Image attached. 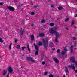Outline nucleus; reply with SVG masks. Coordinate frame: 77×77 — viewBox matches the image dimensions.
<instances>
[{
    "label": "nucleus",
    "mask_w": 77,
    "mask_h": 77,
    "mask_svg": "<svg viewBox=\"0 0 77 77\" xmlns=\"http://www.w3.org/2000/svg\"><path fill=\"white\" fill-rule=\"evenodd\" d=\"M77 44V43H75V46H76V45Z\"/></svg>",
    "instance_id": "37998d69"
},
{
    "label": "nucleus",
    "mask_w": 77,
    "mask_h": 77,
    "mask_svg": "<svg viewBox=\"0 0 77 77\" xmlns=\"http://www.w3.org/2000/svg\"><path fill=\"white\" fill-rule=\"evenodd\" d=\"M35 56H36L37 55H38V51H37L35 52Z\"/></svg>",
    "instance_id": "6ab92c4d"
},
{
    "label": "nucleus",
    "mask_w": 77,
    "mask_h": 77,
    "mask_svg": "<svg viewBox=\"0 0 77 77\" xmlns=\"http://www.w3.org/2000/svg\"><path fill=\"white\" fill-rule=\"evenodd\" d=\"M76 39L77 38H76V37H74L73 38V40H76Z\"/></svg>",
    "instance_id": "2f4dec72"
},
{
    "label": "nucleus",
    "mask_w": 77,
    "mask_h": 77,
    "mask_svg": "<svg viewBox=\"0 0 77 77\" xmlns=\"http://www.w3.org/2000/svg\"><path fill=\"white\" fill-rule=\"evenodd\" d=\"M8 8L10 11H15V8L9 6L8 7Z\"/></svg>",
    "instance_id": "0eeeda50"
},
{
    "label": "nucleus",
    "mask_w": 77,
    "mask_h": 77,
    "mask_svg": "<svg viewBox=\"0 0 77 77\" xmlns=\"http://www.w3.org/2000/svg\"><path fill=\"white\" fill-rule=\"evenodd\" d=\"M50 44V47H52V46H53V43H52V42H51Z\"/></svg>",
    "instance_id": "412c9836"
},
{
    "label": "nucleus",
    "mask_w": 77,
    "mask_h": 77,
    "mask_svg": "<svg viewBox=\"0 0 77 77\" xmlns=\"http://www.w3.org/2000/svg\"><path fill=\"white\" fill-rule=\"evenodd\" d=\"M42 44V43L41 42H38V45L39 46H41Z\"/></svg>",
    "instance_id": "f3484780"
},
{
    "label": "nucleus",
    "mask_w": 77,
    "mask_h": 77,
    "mask_svg": "<svg viewBox=\"0 0 77 77\" xmlns=\"http://www.w3.org/2000/svg\"><path fill=\"white\" fill-rule=\"evenodd\" d=\"M9 73H8L7 75V77H9Z\"/></svg>",
    "instance_id": "4c0bfd02"
},
{
    "label": "nucleus",
    "mask_w": 77,
    "mask_h": 77,
    "mask_svg": "<svg viewBox=\"0 0 77 77\" xmlns=\"http://www.w3.org/2000/svg\"><path fill=\"white\" fill-rule=\"evenodd\" d=\"M14 2H17V0H14Z\"/></svg>",
    "instance_id": "09e8293b"
},
{
    "label": "nucleus",
    "mask_w": 77,
    "mask_h": 77,
    "mask_svg": "<svg viewBox=\"0 0 77 77\" xmlns=\"http://www.w3.org/2000/svg\"><path fill=\"white\" fill-rule=\"evenodd\" d=\"M49 32L51 34H55L56 36L55 42H57V39L59 38V33L56 31V29H54L53 28H51L49 30Z\"/></svg>",
    "instance_id": "f257e3e1"
},
{
    "label": "nucleus",
    "mask_w": 77,
    "mask_h": 77,
    "mask_svg": "<svg viewBox=\"0 0 77 77\" xmlns=\"http://www.w3.org/2000/svg\"><path fill=\"white\" fill-rule=\"evenodd\" d=\"M52 50H53V51H54V50H55V48L53 49Z\"/></svg>",
    "instance_id": "a18cd8bd"
},
{
    "label": "nucleus",
    "mask_w": 77,
    "mask_h": 77,
    "mask_svg": "<svg viewBox=\"0 0 77 77\" xmlns=\"http://www.w3.org/2000/svg\"><path fill=\"white\" fill-rule=\"evenodd\" d=\"M42 65H44V64H45V62H42Z\"/></svg>",
    "instance_id": "58836bf2"
},
{
    "label": "nucleus",
    "mask_w": 77,
    "mask_h": 77,
    "mask_svg": "<svg viewBox=\"0 0 77 77\" xmlns=\"http://www.w3.org/2000/svg\"><path fill=\"white\" fill-rule=\"evenodd\" d=\"M39 35L40 36L42 37V36H44V34L43 33H40L39 34Z\"/></svg>",
    "instance_id": "f8f14e48"
},
{
    "label": "nucleus",
    "mask_w": 77,
    "mask_h": 77,
    "mask_svg": "<svg viewBox=\"0 0 77 77\" xmlns=\"http://www.w3.org/2000/svg\"><path fill=\"white\" fill-rule=\"evenodd\" d=\"M63 77H65V75H63Z\"/></svg>",
    "instance_id": "8fccbe9b"
},
{
    "label": "nucleus",
    "mask_w": 77,
    "mask_h": 77,
    "mask_svg": "<svg viewBox=\"0 0 77 77\" xmlns=\"http://www.w3.org/2000/svg\"><path fill=\"white\" fill-rule=\"evenodd\" d=\"M65 28L67 29V30H69V28H67V27H66Z\"/></svg>",
    "instance_id": "a19ab883"
},
{
    "label": "nucleus",
    "mask_w": 77,
    "mask_h": 77,
    "mask_svg": "<svg viewBox=\"0 0 77 77\" xmlns=\"http://www.w3.org/2000/svg\"><path fill=\"white\" fill-rule=\"evenodd\" d=\"M0 42H1L2 43H3V40L2 39V38H0Z\"/></svg>",
    "instance_id": "b1692460"
},
{
    "label": "nucleus",
    "mask_w": 77,
    "mask_h": 77,
    "mask_svg": "<svg viewBox=\"0 0 77 77\" xmlns=\"http://www.w3.org/2000/svg\"><path fill=\"white\" fill-rule=\"evenodd\" d=\"M74 24V21L73 20H72L71 22V24L72 26L73 24Z\"/></svg>",
    "instance_id": "bb28decb"
},
{
    "label": "nucleus",
    "mask_w": 77,
    "mask_h": 77,
    "mask_svg": "<svg viewBox=\"0 0 77 77\" xmlns=\"http://www.w3.org/2000/svg\"><path fill=\"white\" fill-rule=\"evenodd\" d=\"M11 48H12V43H10L9 45V49L11 50Z\"/></svg>",
    "instance_id": "dca6fc26"
},
{
    "label": "nucleus",
    "mask_w": 77,
    "mask_h": 77,
    "mask_svg": "<svg viewBox=\"0 0 77 77\" xmlns=\"http://www.w3.org/2000/svg\"><path fill=\"white\" fill-rule=\"evenodd\" d=\"M28 18L29 19H27V20H29V19H30V17H28Z\"/></svg>",
    "instance_id": "de8ad7c7"
},
{
    "label": "nucleus",
    "mask_w": 77,
    "mask_h": 77,
    "mask_svg": "<svg viewBox=\"0 0 77 77\" xmlns=\"http://www.w3.org/2000/svg\"><path fill=\"white\" fill-rule=\"evenodd\" d=\"M31 26H34V24L32 23L31 24Z\"/></svg>",
    "instance_id": "ea45409f"
},
{
    "label": "nucleus",
    "mask_w": 77,
    "mask_h": 77,
    "mask_svg": "<svg viewBox=\"0 0 77 77\" xmlns=\"http://www.w3.org/2000/svg\"><path fill=\"white\" fill-rule=\"evenodd\" d=\"M31 38L32 41L34 39V35H31Z\"/></svg>",
    "instance_id": "ddd939ff"
},
{
    "label": "nucleus",
    "mask_w": 77,
    "mask_h": 77,
    "mask_svg": "<svg viewBox=\"0 0 77 77\" xmlns=\"http://www.w3.org/2000/svg\"><path fill=\"white\" fill-rule=\"evenodd\" d=\"M8 70L9 72V73H11H11H12V71H13V69H12V68L11 67V66H9L8 69Z\"/></svg>",
    "instance_id": "423d86ee"
},
{
    "label": "nucleus",
    "mask_w": 77,
    "mask_h": 77,
    "mask_svg": "<svg viewBox=\"0 0 77 77\" xmlns=\"http://www.w3.org/2000/svg\"><path fill=\"white\" fill-rule=\"evenodd\" d=\"M26 59L27 60H29V61H31L32 62H35V60L32 59V58L31 57H27Z\"/></svg>",
    "instance_id": "39448f33"
},
{
    "label": "nucleus",
    "mask_w": 77,
    "mask_h": 77,
    "mask_svg": "<svg viewBox=\"0 0 77 77\" xmlns=\"http://www.w3.org/2000/svg\"><path fill=\"white\" fill-rule=\"evenodd\" d=\"M34 46H35V50H38V46H37V45H36L35 44H34Z\"/></svg>",
    "instance_id": "9d476101"
},
{
    "label": "nucleus",
    "mask_w": 77,
    "mask_h": 77,
    "mask_svg": "<svg viewBox=\"0 0 77 77\" xmlns=\"http://www.w3.org/2000/svg\"><path fill=\"white\" fill-rule=\"evenodd\" d=\"M21 68H22L23 69V68H24V67L23 66H22L21 67Z\"/></svg>",
    "instance_id": "49530a36"
},
{
    "label": "nucleus",
    "mask_w": 77,
    "mask_h": 77,
    "mask_svg": "<svg viewBox=\"0 0 77 77\" xmlns=\"http://www.w3.org/2000/svg\"><path fill=\"white\" fill-rule=\"evenodd\" d=\"M0 5H3V3L0 2Z\"/></svg>",
    "instance_id": "e433bc0d"
},
{
    "label": "nucleus",
    "mask_w": 77,
    "mask_h": 77,
    "mask_svg": "<svg viewBox=\"0 0 77 77\" xmlns=\"http://www.w3.org/2000/svg\"><path fill=\"white\" fill-rule=\"evenodd\" d=\"M68 68L69 69L70 68H72L73 70L75 71V72H76V73H77V70H75V67H74V65H69L68 66Z\"/></svg>",
    "instance_id": "20e7f679"
},
{
    "label": "nucleus",
    "mask_w": 77,
    "mask_h": 77,
    "mask_svg": "<svg viewBox=\"0 0 77 77\" xmlns=\"http://www.w3.org/2000/svg\"><path fill=\"white\" fill-rule=\"evenodd\" d=\"M53 59L56 63H59V60H58L57 59L56 57H54Z\"/></svg>",
    "instance_id": "1a4fd4ad"
},
{
    "label": "nucleus",
    "mask_w": 77,
    "mask_h": 77,
    "mask_svg": "<svg viewBox=\"0 0 77 77\" xmlns=\"http://www.w3.org/2000/svg\"><path fill=\"white\" fill-rule=\"evenodd\" d=\"M77 17V14H76V15H75V18H76V17Z\"/></svg>",
    "instance_id": "c03bdc74"
},
{
    "label": "nucleus",
    "mask_w": 77,
    "mask_h": 77,
    "mask_svg": "<svg viewBox=\"0 0 77 77\" xmlns=\"http://www.w3.org/2000/svg\"><path fill=\"white\" fill-rule=\"evenodd\" d=\"M27 48L28 50V51H30V48H29V45H27Z\"/></svg>",
    "instance_id": "5701e85b"
},
{
    "label": "nucleus",
    "mask_w": 77,
    "mask_h": 77,
    "mask_svg": "<svg viewBox=\"0 0 77 77\" xmlns=\"http://www.w3.org/2000/svg\"><path fill=\"white\" fill-rule=\"evenodd\" d=\"M45 22V20L44 19H42L41 21V23H44Z\"/></svg>",
    "instance_id": "a878e982"
},
{
    "label": "nucleus",
    "mask_w": 77,
    "mask_h": 77,
    "mask_svg": "<svg viewBox=\"0 0 77 77\" xmlns=\"http://www.w3.org/2000/svg\"><path fill=\"white\" fill-rule=\"evenodd\" d=\"M65 69L66 71V73H68V68L65 67Z\"/></svg>",
    "instance_id": "4468645a"
},
{
    "label": "nucleus",
    "mask_w": 77,
    "mask_h": 77,
    "mask_svg": "<svg viewBox=\"0 0 77 77\" xmlns=\"http://www.w3.org/2000/svg\"><path fill=\"white\" fill-rule=\"evenodd\" d=\"M20 32V33L21 34V35H23V33L24 32V30L22 29Z\"/></svg>",
    "instance_id": "2eb2a0df"
},
{
    "label": "nucleus",
    "mask_w": 77,
    "mask_h": 77,
    "mask_svg": "<svg viewBox=\"0 0 77 77\" xmlns=\"http://www.w3.org/2000/svg\"><path fill=\"white\" fill-rule=\"evenodd\" d=\"M22 5H23V4H22Z\"/></svg>",
    "instance_id": "603ef678"
},
{
    "label": "nucleus",
    "mask_w": 77,
    "mask_h": 77,
    "mask_svg": "<svg viewBox=\"0 0 77 77\" xmlns=\"http://www.w3.org/2000/svg\"><path fill=\"white\" fill-rule=\"evenodd\" d=\"M48 40V38L46 37V38L45 39V41L44 40V39H42V41H43V42L44 44V46L45 47V48H47V46H48V42L47 41Z\"/></svg>",
    "instance_id": "f03ea898"
},
{
    "label": "nucleus",
    "mask_w": 77,
    "mask_h": 77,
    "mask_svg": "<svg viewBox=\"0 0 77 77\" xmlns=\"http://www.w3.org/2000/svg\"><path fill=\"white\" fill-rule=\"evenodd\" d=\"M60 52V50H59V49L57 51V53H59Z\"/></svg>",
    "instance_id": "f704fd0d"
},
{
    "label": "nucleus",
    "mask_w": 77,
    "mask_h": 77,
    "mask_svg": "<svg viewBox=\"0 0 77 77\" xmlns=\"http://www.w3.org/2000/svg\"><path fill=\"white\" fill-rule=\"evenodd\" d=\"M17 41H18V39H15L14 40V42H16H16H17Z\"/></svg>",
    "instance_id": "c756f323"
},
{
    "label": "nucleus",
    "mask_w": 77,
    "mask_h": 77,
    "mask_svg": "<svg viewBox=\"0 0 77 77\" xmlns=\"http://www.w3.org/2000/svg\"><path fill=\"white\" fill-rule=\"evenodd\" d=\"M34 7H35V8H36V6H35Z\"/></svg>",
    "instance_id": "3c124183"
},
{
    "label": "nucleus",
    "mask_w": 77,
    "mask_h": 77,
    "mask_svg": "<svg viewBox=\"0 0 77 77\" xmlns=\"http://www.w3.org/2000/svg\"><path fill=\"white\" fill-rule=\"evenodd\" d=\"M31 14L32 15H33L35 14V13L34 12H31Z\"/></svg>",
    "instance_id": "c85d7f7f"
},
{
    "label": "nucleus",
    "mask_w": 77,
    "mask_h": 77,
    "mask_svg": "<svg viewBox=\"0 0 77 77\" xmlns=\"http://www.w3.org/2000/svg\"><path fill=\"white\" fill-rule=\"evenodd\" d=\"M58 9L59 10H61V9H62V7H58Z\"/></svg>",
    "instance_id": "aec40b11"
},
{
    "label": "nucleus",
    "mask_w": 77,
    "mask_h": 77,
    "mask_svg": "<svg viewBox=\"0 0 77 77\" xmlns=\"http://www.w3.org/2000/svg\"><path fill=\"white\" fill-rule=\"evenodd\" d=\"M7 72H8V71L6 70H4L3 71V72H2V75H6Z\"/></svg>",
    "instance_id": "6e6552de"
},
{
    "label": "nucleus",
    "mask_w": 77,
    "mask_h": 77,
    "mask_svg": "<svg viewBox=\"0 0 77 77\" xmlns=\"http://www.w3.org/2000/svg\"><path fill=\"white\" fill-rule=\"evenodd\" d=\"M65 54V52L64 51H63L61 53V54H62V55H64Z\"/></svg>",
    "instance_id": "cd10ccee"
},
{
    "label": "nucleus",
    "mask_w": 77,
    "mask_h": 77,
    "mask_svg": "<svg viewBox=\"0 0 77 77\" xmlns=\"http://www.w3.org/2000/svg\"><path fill=\"white\" fill-rule=\"evenodd\" d=\"M50 26H51V27H53V26H54V23H51L50 24Z\"/></svg>",
    "instance_id": "a211bd4d"
},
{
    "label": "nucleus",
    "mask_w": 77,
    "mask_h": 77,
    "mask_svg": "<svg viewBox=\"0 0 77 77\" xmlns=\"http://www.w3.org/2000/svg\"><path fill=\"white\" fill-rule=\"evenodd\" d=\"M17 49H20V45H17Z\"/></svg>",
    "instance_id": "4be33fe9"
},
{
    "label": "nucleus",
    "mask_w": 77,
    "mask_h": 77,
    "mask_svg": "<svg viewBox=\"0 0 77 77\" xmlns=\"http://www.w3.org/2000/svg\"><path fill=\"white\" fill-rule=\"evenodd\" d=\"M70 50L71 53H72L73 51V45H72L70 47Z\"/></svg>",
    "instance_id": "9b49d317"
},
{
    "label": "nucleus",
    "mask_w": 77,
    "mask_h": 77,
    "mask_svg": "<svg viewBox=\"0 0 77 77\" xmlns=\"http://www.w3.org/2000/svg\"><path fill=\"white\" fill-rule=\"evenodd\" d=\"M25 48L24 47H22V50H23L24 49H25Z\"/></svg>",
    "instance_id": "c9c22d12"
},
{
    "label": "nucleus",
    "mask_w": 77,
    "mask_h": 77,
    "mask_svg": "<svg viewBox=\"0 0 77 77\" xmlns=\"http://www.w3.org/2000/svg\"><path fill=\"white\" fill-rule=\"evenodd\" d=\"M47 74H48V72H45L44 73V75H47Z\"/></svg>",
    "instance_id": "393cba45"
},
{
    "label": "nucleus",
    "mask_w": 77,
    "mask_h": 77,
    "mask_svg": "<svg viewBox=\"0 0 77 77\" xmlns=\"http://www.w3.org/2000/svg\"><path fill=\"white\" fill-rule=\"evenodd\" d=\"M53 6H54V5H51V7H53Z\"/></svg>",
    "instance_id": "79ce46f5"
},
{
    "label": "nucleus",
    "mask_w": 77,
    "mask_h": 77,
    "mask_svg": "<svg viewBox=\"0 0 77 77\" xmlns=\"http://www.w3.org/2000/svg\"><path fill=\"white\" fill-rule=\"evenodd\" d=\"M49 77H53V75H49Z\"/></svg>",
    "instance_id": "72a5a7b5"
},
{
    "label": "nucleus",
    "mask_w": 77,
    "mask_h": 77,
    "mask_svg": "<svg viewBox=\"0 0 77 77\" xmlns=\"http://www.w3.org/2000/svg\"><path fill=\"white\" fill-rule=\"evenodd\" d=\"M64 49L65 51H67V49H66V48H64Z\"/></svg>",
    "instance_id": "7c9ffc66"
},
{
    "label": "nucleus",
    "mask_w": 77,
    "mask_h": 77,
    "mask_svg": "<svg viewBox=\"0 0 77 77\" xmlns=\"http://www.w3.org/2000/svg\"><path fill=\"white\" fill-rule=\"evenodd\" d=\"M70 60L72 62H74L76 67H77V62L75 60V58L74 57H72L70 58Z\"/></svg>",
    "instance_id": "7ed1b4c3"
},
{
    "label": "nucleus",
    "mask_w": 77,
    "mask_h": 77,
    "mask_svg": "<svg viewBox=\"0 0 77 77\" xmlns=\"http://www.w3.org/2000/svg\"><path fill=\"white\" fill-rule=\"evenodd\" d=\"M69 20V19L68 18H67L66 20H65V21H68Z\"/></svg>",
    "instance_id": "473e14b6"
}]
</instances>
